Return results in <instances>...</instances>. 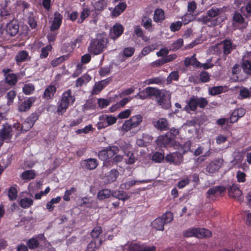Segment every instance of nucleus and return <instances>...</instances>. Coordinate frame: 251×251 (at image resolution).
Here are the masks:
<instances>
[{
  "label": "nucleus",
  "mask_w": 251,
  "mask_h": 251,
  "mask_svg": "<svg viewBox=\"0 0 251 251\" xmlns=\"http://www.w3.org/2000/svg\"><path fill=\"white\" fill-rule=\"evenodd\" d=\"M108 39L103 35L99 34L96 37L92 39L90 42L87 50L89 53L97 55L101 53L107 47Z\"/></svg>",
  "instance_id": "f257e3e1"
},
{
  "label": "nucleus",
  "mask_w": 251,
  "mask_h": 251,
  "mask_svg": "<svg viewBox=\"0 0 251 251\" xmlns=\"http://www.w3.org/2000/svg\"><path fill=\"white\" fill-rule=\"evenodd\" d=\"M75 100V97L71 89L64 91L58 103L57 112L59 115H63L66 112L68 108L73 105Z\"/></svg>",
  "instance_id": "f03ea898"
},
{
  "label": "nucleus",
  "mask_w": 251,
  "mask_h": 251,
  "mask_svg": "<svg viewBox=\"0 0 251 251\" xmlns=\"http://www.w3.org/2000/svg\"><path fill=\"white\" fill-rule=\"evenodd\" d=\"M187 104L183 108V110L188 113L195 111L198 107L204 108L208 104V101L203 97H197L192 96L189 100L186 101Z\"/></svg>",
  "instance_id": "7ed1b4c3"
},
{
  "label": "nucleus",
  "mask_w": 251,
  "mask_h": 251,
  "mask_svg": "<svg viewBox=\"0 0 251 251\" xmlns=\"http://www.w3.org/2000/svg\"><path fill=\"white\" fill-rule=\"evenodd\" d=\"M142 120L143 117L140 114L133 116L124 123L122 126V130L127 132L132 128L137 127L141 124Z\"/></svg>",
  "instance_id": "20e7f679"
},
{
  "label": "nucleus",
  "mask_w": 251,
  "mask_h": 251,
  "mask_svg": "<svg viewBox=\"0 0 251 251\" xmlns=\"http://www.w3.org/2000/svg\"><path fill=\"white\" fill-rule=\"evenodd\" d=\"M152 98L154 97L157 103L165 109H168L170 106V101L167 100L165 94L159 89L154 88Z\"/></svg>",
  "instance_id": "39448f33"
},
{
  "label": "nucleus",
  "mask_w": 251,
  "mask_h": 251,
  "mask_svg": "<svg viewBox=\"0 0 251 251\" xmlns=\"http://www.w3.org/2000/svg\"><path fill=\"white\" fill-rule=\"evenodd\" d=\"M41 241L45 243L47 241V238L45 237L43 233L35 235L31 238L28 239L26 242V245L29 249L33 250L39 247L40 242Z\"/></svg>",
  "instance_id": "423d86ee"
},
{
  "label": "nucleus",
  "mask_w": 251,
  "mask_h": 251,
  "mask_svg": "<svg viewBox=\"0 0 251 251\" xmlns=\"http://www.w3.org/2000/svg\"><path fill=\"white\" fill-rule=\"evenodd\" d=\"M170 133H166L164 135L159 136L156 140V143L159 147H166L173 145L175 141Z\"/></svg>",
  "instance_id": "0eeeda50"
},
{
  "label": "nucleus",
  "mask_w": 251,
  "mask_h": 251,
  "mask_svg": "<svg viewBox=\"0 0 251 251\" xmlns=\"http://www.w3.org/2000/svg\"><path fill=\"white\" fill-rule=\"evenodd\" d=\"M13 135L12 127L7 123L3 124L2 128L0 129V138L9 142Z\"/></svg>",
  "instance_id": "6e6552de"
},
{
  "label": "nucleus",
  "mask_w": 251,
  "mask_h": 251,
  "mask_svg": "<svg viewBox=\"0 0 251 251\" xmlns=\"http://www.w3.org/2000/svg\"><path fill=\"white\" fill-rule=\"evenodd\" d=\"M124 27L120 23H116L110 29L109 32V38L113 40H116L123 33Z\"/></svg>",
  "instance_id": "1a4fd4ad"
},
{
  "label": "nucleus",
  "mask_w": 251,
  "mask_h": 251,
  "mask_svg": "<svg viewBox=\"0 0 251 251\" xmlns=\"http://www.w3.org/2000/svg\"><path fill=\"white\" fill-rule=\"evenodd\" d=\"M241 65L246 74H251V51H247L244 54L242 57Z\"/></svg>",
  "instance_id": "9d476101"
},
{
  "label": "nucleus",
  "mask_w": 251,
  "mask_h": 251,
  "mask_svg": "<svg viewBox=\"0 0 251 251\" xmlns=\"http://www.w3.org/2000/svg\"><path fill=\"white\" fill-rule=\"evenodd\" d=\"M156 247H144L140 243H131L128 246L127 251H155Z\"/></svg>",
  "instance_id": "9b49d317"
},
{
  "label": "nucleus",
  "mask_w": 251,
  "mask_h": 251,
  "mask_svg": "<svg viewBox=\"0 0 251 251\" xmlns=\"http://www.w3.org/2000/svg\"><path fill=\"white\" fill-rule=\"evenodd\" d=\"M224 160L218 158L211 161L206 168V171L209 173H214L218 171L223 166Z\"/></svg>",
  "instance_id": "f8f14e48"
},
{
  "label": "nucleus",
  "mask_w": 251,
  "mask_h": 251,
  "mask_svg": "<svg viewBox=\"0 0 251 251\" xmlns=\"http://www.w3.org/2000/svg\"><path fill=\"white\" fill-rule=\"evenodd\" d=\"M98 161L95 158H90L80 162L81 167L88 170H94L98 167Z\"/></svg>",
  "instance_id": "ddd939ff"
},
{
  "label": "nucleus",
  "mask_w": 251,
  "mask_h": 251,
  "mask_svg": "<svg viewBox=\"0 0 251 251\" xmlns=\"http://www.w3.org/2000/svg\"><path fill=\"white\" fill-rule=\"evenodd\" d=\"M31 59V56L29 55V52L25 50L19 51L15 56V61L16 64L18 66L24 62L28 61Z\"/></svg>",
  "instance_id": "4468645a"
},
{
  "label": "nucleus",
  "mask_w": 251,
  "mask_h": 251,
  "mask_svg": "<svg viewBox=\"0 0 251 251\" xmlns=\"http://www.w3.org/2000/svg\"><path fill=\"white\" fill-rule=\"evenodd\" d=\"M122 148L125 155L126 156V162L128 164H132L137 160V158L135 156L134 153L129 150L131 148V146L129 144H126L125 147H120Z\"/></svg>",
  "instance_id": "2eb2a0df"
},
{
  "label": "nucleus",
  "mask_w": 251,
  "mask_h": 251,
  "mask_svg": "<svg viewBox=\"0 0 251 251\" xmlns=\"http://www.w3.org/2000/svg\"><path fill=\"white\" fill-rule=\"evenodd\" d=\"M36 98L33 97H29L26 100L22 101L18 106V110L19 112H26L28 111L32 104L35 102Z\"/></svg>",
  "instance_id": "dca6fc26"
},
{
  "label": "nucleus",
  "mask_w": 251,
  "mask_h": 251,
  "mask_svg": "<svg viewBox=\"0 0 251 251\" xmlns=\"http://www.w3.org/2000/svg\"><path fill=\"white\" fill-rule=\"evenodd\" d=\"M154 87H148L144 90L140 91L135 98H139L141 100H145L152 98V95L154 94Z\"/></svg>",
  "instance_id": "f3484780"
},
{
  "label": "nucleus",
  "mask_w": 251,
  "mask_h": 251,
  "mask_svg": "<svg viewBox=\"0 0 251 251\" xmlns=\"http://www.w3.org/2000/svg\"><path fill=\"white\" fill-rule=\"evenodd\" d=\"M54 15L52 23L50 26V30L52 31L57 30L60 28L63 18L62 16L59 12H56Z\"/></svg>",
  "instance_id": "a211bd4d"
},
{
  "label": "nucleus",
  "mask_w": 251,
  "mask_h": 251,
  "mask_svg": "<svg viewBox=\"0 0 251 251\" xmlns=\"http://www.w3.org/2000/svg\"><path fill=\"white\" fill-rule=\"evenodd\" d=\"M19 25L17 21H11L6 26V32L11 36L16 35L19 31Z\"/></svg>",
  "instance_id": "6ab92c4d"
},
{
  "label": "nucleus",
  "mask_w": 251,
  "mask_h": 251,
  "mask_svg": "<svg viewBox=\"0 0 251 251\" xmlns=\"http://www.w3.org/2000/svg\"><path fill=\"white\" fill-rule=\"evenodd\" d=\"M226 190V187L224 186H214L209 188L207 192V198H210V196H217L218 194L220 195L224 193Z\"/></svg>",
  "instance_id": "aec40b11"
},
{
  "label": "nucleus",
  "mask_w": 251,
  "mask_h": 251,
  "mask_svg": "<svg viewBox=\"0 0 251 251\" xmlns=\"http://www.w3.org/2000/svg\"><path fill=\"white\" fill-rule=\"evenodd\" d=\"M153 125L156 129L162 131L168 129L169 124L166 118H160L156 121L153 122Z\"/></svg>",
  "instance_id": "412c9836"
},
{
  "label": "nucleus",
  "mask_w": 251,
  "mask_h": 251,
  "mask_svg": "<svg viewBox=\"0 0 251 251\" xmlns=\"http://www.w3.org/2000/svg\"><path fill=\"white\" fill-rule=\"evenodd\" d=\"M56 88L54 85L50 84L45 90L43 98L46 100H50L54 97Z\"/></svg>",
  "instance_id": "4be33fe9"
},
{
  "label": "nucleus",
  "mask_w": 251,
  "mask_h": 251,
  "mask_svg": "<svg viewBox=\"0 0 251 251\" xmlns=\"http://www.w3.org/2000/svg\"><path fill=\"white\" fill-rule=\"evenodd\" d=\"M108 152L106 151V148L100 151L98 153L99 158L100 160L103 161V166L106 167L111 166L110 161L109 160L108 156Z\"/></svg>",
  "instance_id": "5701e85b"
},
{
  "label": "nucleus",
  "mask_w": 251,
  "mask_h": 251,
  "mask_svg": "<svg viewBox=\"0 0 251 251\" xmlns=\"http://www.w3.org/2000/svg\"><path fill=\"white\" fill-rule=\"evenodd\" d=\"M184 63L186 67L191 65L197 68H199L201 65V63L196 58L195 54H194L191 57H186L184 60Z\"/></svg>",
  "instance_id": "b1692460"
},
{
  "label": "nucleus",
  "mask_w": 251,
  "mask_h": 251,
  "mask_svg": "<svg viewBox=\"0 0 251 251\" xmlns=\"http://www.w3.org/2000/svg\"><path fill=\"white\" fill-rule=\"evenodd\" d=\"M141 25L149 32H152L154 30L152 20L147 16L143 17L141 21Z\"/></svg>",
  "instance_id": "393cba45"
},
{
  "label": "nucleus",
  "mask_w": 251,
  "mask_h": 251,
  "mask_svg": "<svg viewBox=\"0 0 251 251\" xmlns=\"http://www.w3.org/2000/svg\"><path fill=\"white\" fill-rule=\"evenodd\" d=\"M33 126L26 119L22 125L20 123L14 125L13 127L21 132H24L30 130Z\"/></svg>",
  "instance_id": "a878e982"
},
{
  "label": "nucleus",
  "mask_w": 251,
  "mask_h": 251,
  "mask_svg": "<svg viewBox=\"0 0 251 251\" xmlns=\"http://www.w3.org/2000/svg\"><path fill=\"white\" fill-rule=\"evenodd\" d=\"M221 12L220 9L216 7H212L209 10L207 11V17L204 18V21L205 23L210 21V18H215L216 16L220 15Z\"/></svg>",
  "instance_id": "bb28decb"
},
{
  "label": "nucleus",
  "mask_w": 251,
  "mask_h": 251,
  "mask_svg": "<svg viewBox=\"0 0 251 251\" xmlns=\"http://www.w3.org/2000/svg\"><path fill=\"white\" fill-rule=\"evenodd\" d=\"M126 7L125 2H120L115 7L112 11V15L115 17L119 16L126 10Z\"/></svg>",
  "instance_id": "cd10ccee"
},
{
  "label": "nucleus",
  "mask_w": 251,
  "mask_h": 251,
  "mask_svg": "<svg viewBox=\"0 0 251 251\" xmlns=\"http://www.w3.org/2000/svg\"><path fill=\"white\" fill-rule=\"evenodd\" d=\"M228 195L230 197H237L240 196L241 191L239 189L238 184H233L228 188Z\"/></svg>",
  "instance_id": "c85d7f7f"
},
{
  "label": "nucleus",
  "mask_w": 251,
  "mask_h": 251,
  "mask_svg": "<svg viewBox=\"0 0 251 251\" xmlns=\"http://www.w3.org/2000/svg\"><path fill=\"white\" fill-rule=\"evenodd\" d=\"M91 79L89 75L85 74L80 77H78L75 81V86L76 87L82 86L83 84L87 83Z\"/></svg>",
  "instance_id": "c756f323"
},
{
  "label": "nucleus",
  "mask_w": 251,
  "mask_h": 251,
  "mask_svg": "<svg viewBox=\"0 0 251 251\" xmlns=\"http://www.w3.org/2000/svg\"><path fill=\"white\" fill-rule=\"evenodd\" d=\"M153 19L156 23H161L165 19L164 11L160 8L156 9L154 11Z\"/></svg>",
  "instance_id": "7c9ffc66"
},
{
  "label": "nucleus",
  "mask_w": 251,
  "mask_h": 251,
  "mask_svg": "<svg viewBox=\"0 0 251 251\" xmlns=\"http://www.w3.org/2000/svg\"><path fill=\"white\" fill-rule=\"evenodd\" d=\"M5 77V81L10 85V86H15L18 82V77L17 75L14 73H11L6 75Z\"/></svg>",
  "instance_id": "2f4dec72"
},
{
  "label": "nucleus",
  "mask_w": 251,
  "mask_h": 251,
  "mask_svg": "<svg viewBox=\"0 0 251 251\" xmlns=\"http://www.w3.org/2000/svg\"><path fill=\"white\" fill-rule=\"evenodd\" d=\"M151 225L152 228L157 230L163 231L164 230V224L163 220L160 217L155 219L153 221Z\"/></svg>",
  "instance_id": "473e14b6"
},
{
  "label": "nucleus",
  "mask_w": 251,
  "mask_h": 251,
  "mask_svg": "<svg viewBox=\"0 0 251 251\" xmlns=\"http://www.w3.org/2000/svg\"><path fill=\"white\" fill-rule=\"evenodd\" d=\"M223 45V53L225 55L230 53L232 50V43L229 40L226 39L222 42Z\"/></svg>",
  "instance_id": "72a5a7b5"
},
{
  "label": "nucleus",
  "mask_w": 251,
  "mask_h": 251,
  "mask_svg": "<svg viewBox=\"0 0 251 251\" xmlns=\"http://www.w3.org/2000/svg\"><path fill=\"white\" fill-rule=\"evenodd\" d=\"M102 243L101 239L98 240V241L93 240L88 245L86 251H95L96 249L100 248Z\"/></svg>",
  "instance_id": "f704fd0d"
},
{
  "label": "nucleus",
  "mask_w": 251,
  "mask_h": 251,
  "mask_svg": "<svg viewBox=\"0 0 251 251\" xmlns=\"http://www.w3.org/2000/svg\"><path fill=\"white\" fill-rule=\"evenodd\" d=\"M119 175V173L116 169H112L106 176L107 182L110 183L115 181Z\"/></svg>",
  "instance_id": "c9c22d12"
},
{
  "label": "nucleus",
  "mask_w": 251,
  "mask_h": 251,
  "mask_svg": "<svg viewBox=\"0 0 251 251\" xmlns=\"http://www.w3.org/2000/svg\"><path fill=\"white\" fill-rule=\"evenodd\" d=\"M197 237L199 238H208L212 236L211 232L206 228H197Z\"/></svg>",
  "instance_id": "e433bc0d"
},
{
  "label": "nucleus",
  "mask_w": 251,
  "mask_h": 251,
  "mask_svg": "<svg viewBox=\"0 0 251 251\" xmlns=\"http://www.w3.org/2000/svg\"><path fill=\"white\" fill-rule=\"evenodd\" d=\"M35 176V171L33 170H26L21 176L22 178L24 180H31L34 179Z\"/></svg>",
  "instance_id": "4c0bfd02"
},
{
  "label": "nucleus",
  "mask_w": 251,
  "mask_h": 251,
  "mask_svg": "<svg viewBox=\"0 0 251 251\" xmlns=\"http://www.w3.org/2000/svg\"><path fill=\"white\" fill-rule=\"evenodd\" d=\"M111 194L110 190L107 189H102L98 192L97 198L100 200H103L109 198Z\"/></svg>",
  "instance_id": "58836bf2"
},
{
  "label": "nucleus",
  "mask_w": 251,
  "mask_h": 251,
  "mask_svg": "<svg viewBox=\"0 0 251 251\" xmlns=\"http://www.w3.org/2000/svg\"><path fill=\"white\" fill-rule=\"evenodd\" d=\"M107 4V0H99L94 4V7L97 11H101L106 8Z\"/></svg>",
  "instance_id": "ea45409f"
},
{
  "label": "nucleus",
  "mask_w": 251,
  "mask_h": 251,
  "mask_svg": "<svg viewBox=\"0 0 251 251\" xmlns=\"http://www.w3.org/2000/svg\"><path fill=\"white\" fill-rule=\"evenodd\" d=\"M68 59V55H62L60 57L55 58L51 60L50 64L53 67H55L61 64L62 62Z\"/></svg>",
  "instance_id": "a19ab883"
},
{
  "label": "nucleus",
  "mask_w": 251,
  "mask_h": 251,
  "mask_svg": "<svg viewBox=\"0 0 251 251\" xmlns=\"http://www.w3.org/2000/svg\"><path fill=\"white\" fill-rule=\"evenodd\" d=\"M151 159L155 163H161L165 159L164 152L155 151L152 154Z\"/></svg>",
  "instance_id": "79ce46f5"
},
{
  "label": "nucleus",
  "mask_w": 251,
  "mask_h": 251,
  "mask_svg": "<svg viewBox=\"0 0 251 251\" xmlns=\"http://www.w3.org/2000/svg\"><path fill=\"white\" fill-rule=\"evenodd\" d=\"M91 14L90 9L87 7L83 8L82 11L80 13V19H79L77 23L78 24H82L84 21Z\"/></svg>",
  "instance_id": "37998d69"
},
{
  "label": "nucleus",
  "mask_w": 251,
  "mask_h": 251,
  "mask_svg": "<svg viewBox=\"0 0 251 251\" xmlns=\"http://www.w3.org/2000/svg\"><path fill=\"white\" fill-rule=\"evenodd\" d=\"M52 49V47L51 45H48L46 46L43 47L41 50L40 58H46L48 56L50 51H51Z\"/></svg>",
  "instance_id": "c03bdc74"
},
{
  "label": "nucleus",
  "mask_w": 251,
  "mask_h": 251,
  "mask_svg": "<svg viewBox=\"0 0 251 251\" xmlns=\"http://www.w3.org/2000/svg\"><path fill=\"white\" fill-rule=\"evenodd\" d=\"M102 228L100 226L95 227L91 232V236L94 240L98 241L99 235L102 233Z\"/></svg>",
  "instance_id": "a18cd8bd"
},
{
  "label": "nucleus",
  "mask_w": 251,
  "mask_h": 251,
  "mask_svg": "<svg viewBox=\"0 0 251 251\" xmlns=\"http://www.w3.org/2000/svg\"><path fill=\"white\" fill-rule=\"evenodd\" d=\"M106 150L108 152V156L109 159L119 151L118 147L116 146H108L106 147Z\"/></svg>",
  "instance_id": "49530a36"
},
{
  "label": "nucleus",
  "mask_w": 251,
  "mask_h": 251,
  "mask_svg": "<svg viewBox=\"0 0 251 251\" xmlns=\"http://www.w3.org/2000/svg\"><path fill=\"white\" fill-rule=\"evenodd\" d=\"M183 45V40L179 38L172 43L170 47V50L172 51H176Z\"/></svg>",
  "instance_id": "de8ad7c7"
},
{
  "label": "nucleus",
  "mask_w": 251,
  "mask_h": 251,
  "mask_svg": "<svg viewBox=\"0 0 251 251\" xmlns=\"http://www.w3.org/2000/svg\"><path fill=\"white\" fill-rule=\"evenodd\" d=\"M112 195L114 197L123 201H125L128 199L127 195L123 191H115L112 193Z\"/></svg>",
  "instance_id": "09e8293b"
},
{
  "label": "nucleus",
  "mask_w": 251,
  "mask_h": 251,
  "mask_svg": "<svg viewBox=\"0 0 251 251\" xmlns=\"http://www.w3.org/2000/svg\"><path fill=\"white\" fill-rule=\"evenodd\" d=\"M131 99V98H125L123 99L119 102L117 103L116 105L113 106L110 108L111 109V111H114L117 107H124L126 104L129 102Z\"/></svg>",
  "instance_id": "8fccbe9b"
},
{
  "label": "nucleus",
  "mask_w": 251,
  "mask_h": 251,
  "mask_svg": "<svg viewBox=\"0 0 251 251\" xmlns=\"http://www.w3.org/2000/svg\"><path fill=\"white\" fill-rule=\"evenodd\" d=\"M223 89L222 86H214L209 89V93L212 96H215L222 93Z\"/></svg>",
  "instance_id": "3c124183"
},
{
  "label": "nucleus",
  "mask_w": 251,
  "mask_h": 251,
  "mask_svg": "<svg viewBox=\"0 0 251 251\" xmlns=\"http://www.w3.org/2000/svg\"><path fill=\"white\" fill-rule=\"evenodd\" d=\"M33 200L31 199L24 198L21 199L20 202V205L22 207L26 208L32 205L33 204Z\"/></svg>",
  "instance_id": "603ef678"
},
{
  "label": "nucleus",
  "mask_w": 251,
  "mask_h": 251,
  "mask_svg": "<svg viewBox=\"0 0 251 251\" xmlns=\"http://www.w3.org/2000/svg\"><path fill=\"white\" fill-rule=\"evenodd\" d=\"M163 221L164 225L170 223L173 219V214L170 211H167L163 214L160 217Z\"/></svg>",
  "instance_id": "864d4df0"
},
{
  "label": "nucleus",
  "mask_w": 251,
  "mask_h": 251,
  "mask_svg": "<svg viewBox=\"0 0 251 251\" xmlns=\"http://www.w3.org/2000/svg\"><path fill=\"white\" fill-rule=\"evenodd\" d=\"M16 95V92L14 90H11L7 93L6 98L7 100V103L8 105H10L13 103Z\"/></svg>",
  "instance_id": "5fc2aeb1"
},
{
  "label": "nucleus",
  "mask_w": 251,
  "mask_h": 251,
  "mask_svg": "<svg viewBox=\"0 0 251 251\" xmlns=\"http://www.w3.org/2000/svg\"><path fill=\"white\" fill-rule=\"evenodd\" d=\"M35 90L34 85L31 83L25 84L23 88V92L25 95H30L33 93Z\"/></svg>",
  "instance_id": "6e6d98bb"
},
{
  "label": "nucleus",
  "mask_w": 251,
  "mask_h": 251,
  "mask_svg": "<svg viewBox=\"0 0 251 251\" xmlns=\"http://www.w3.org/2000/svg\"><path fill=\"white\" fill-rule=\"evenodd\" d=\"M18 192L17 189L14 187H11L8 193V196L9 199L11 201H14L16 200L17 197Z\"/></svg>",
  "instance_id": "4d7b16f0"
},
{
  "label": "nucleus",
  "mask_w": 251,
  "mask_h": 251,
  "mask_svg": "<svg viewBox=\"0 0 251 251\" xmlns=\"http://www.w3.org/2000/svg\"><path fill=\"white\" fill-rule=\"evenodd\" d=\"M103 116H104V115H100L99 117V122L97 124V127L99 129L105 128L108 126L106 120L104 118H103Z\"/></svg>",
  "instance_id": "13d9d810"
},
{
  "label": "nucleus",
  "mask_w": 251,
  "mask_h": 251,
  "mask_svg": "<svg viewBox=\"0 0 251 251\" xmlns=\"http://www.w3.org/2000/svg\"><path fill=\"white\" fill-rule=\"evenodd\" d=\"M197 228H192L186 230L183 233V236L185 237H190L195 236L197 237Z\"/></svg>",
  "instance_id": "bf43d9fd"
},
{
  "label": "nucleus",
  "mask_w": 251,
  "mask_h": 251,
  "mask_svg": "<svg viewBox=\"0 0 251 251\" xmlns=\"http://www.w3.org/2000/svg\"><path fill=\"white\" fill-rule=\"evenodd\" d=\"M178 78L179 75L178 72L173 71L168 76L167 81L168 83H170L173 80H177Z\"/></svg>",
  "instance_id": "052dcab7"
},
{
  "label": "nucleus",
  "mask_w": 251,
  "mask_h": 251,
  "mask_svg": "<svg viewBox=\"0 0 251 251\" xmlns=\"http://www.w3.org/2000/svg\"><path fill=\"white\" fill-rule=\"evenodd\" d=\"M182 25V23L180 21H177L173 23L170 26V30L172 32L178 31Z\"/></svg>",
  "instance_id": "680f3d73"
},
{
  "label": "nucleus",
  "mask_w": 251,
  "mask_h": 251,
  "mask_svg": "<svg viewBox=\"0 0 251 251\" xmlns=\"http://www.w3.org/2000/svg\"><path fill=\"white\" fill-rule=\"evenodd\" d=\"M135 52V49L133 47L125 48L123 51V55L126 57H130L132 56Z\"/></svg>",
  "instance_id": "e2e57ef3"
},
{
  "label": "nucleus",
  "mask_w": 251,
  "mask_h": 251,
  "mask_svg": "<svg viewBox=\"0 0 251 251\" xmlns=\"http://www.w3.org/2000/svg\"><path fill=\"white\" fill-rule=\"evenodd\" d=\"M148 84H160L163 83V80L161 77H155L149 78L146 80Z\"/></svg>",
  "instance_id": "0e129e2a"
},
{
  "label": "nucleus",
  "mask_w": 251,
  "mask_h": 251,
  "mask_svg": "<svg viewBox=\"0 0 251 251\" xmlns=\"http://www.w3.org/2000/svg\"><path fill=\"white\" fill-rule=\"evenodd\" d=\"M94 128L91 125H89L85 126L83 128L78 129L75 132L77 134H81L84 133L85 134L88 133L90 131H93Z\"/></svg>",
  "instance_id": "69168bd1"
},
{
  "label": "nucleus",
  "mask_w": 251,
  "mask_h": 251,
  "mask_svg": "<svg viewBox=\"0 0 251 251\" xmlns=\"http://www.w3.org/2000/svg\"><path fill=\"white\" fill-rule=\"evenodd\" d=\"M104 88L103 85H102L99 81L96 83L93 87L92 94L97 95L100 92V91Z\"/></svg>",
  "instance_id": "338daca9"
},
{
  "label": "nucleus",
  "mask_w": 251,
  "mask_h": 251,
  "mask_svg": "<svg viewBox=\"0 0 251 251\" xmlns=\"http://www.w3.org/2000/svg\"><path fill=\"white\" fill-rule=\"evenodd\" d=\"M84 37L83 35H79L77 37L72 43V46L73 48H79L83 40Z\"/></svg>",
  "instance_id": "774afa93"
}]
</instances>
